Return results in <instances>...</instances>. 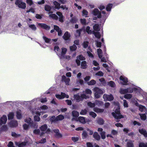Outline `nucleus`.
<instances>
[{"label":"nucleus","mask_w":147,"mask_h":147,"mask_svg":"<svg viewBox=\"0 0 147 147\" xmlns=\"http://www.w3.org/2000/svg\"><path fill=\"white\" fill-rule=\"evenodd\" d=\"M78 21V19L76 17H74L72 18L70 20V22L71 23H76Z\"/></svg>","instance_id":"60"},{"label":"nucleus","mask_w":147,"mask_h":147,"mask_svg":"<svg viewBox=\"0 0 147 147\" xmlns=\"http://www.w3.org/2000/svg\"><path fill=\"white\" fill-rule=\"evenodd\" d=\"M9 124L11 127H16L18 126V123L16 121H13L10 122Z\"/></svg>","instance_id":"30"},{"label":"nucleus","mask_w":147,"mask_h":147,"mask_svg":"<svg viewBox=\"0 0 147 147\" xmlns=\"http://www.w3.org/2000/svg\"><path fill=\"white\" fill-rule=\"evenodd\" d=\"M82 32L83 33H84L85 32V30L84 28H82L79 30H77L76 33V36H79L80 34Z\"/></svg>","instance_id":"21"},{"label":"nucleus","mask_w":147,"mask_h":147,"mask_svg":"<svg viewBox=\"0 0 147 147\" xmlns=\"http://www.w3.org/2000/svg\"><path fill=\"white\" fill-rule=\"evenodd\" d=\"M109 72L110 71V70L108 65L106 63H103L102 65Z\"/></svg>","instance_id":"64"},{"label":"nucleus","mask_w":147,"mask_h":147,"mask_svg":"<svg viewBox=\"0 0 147 147\" xmlns=\"http://www.w3.org/2000/svg\"><path fill=\"white\" fill-rule=\"evenodd\" d=\"M55 96L57 98L60 99H63L65 98H67L69 97L68 95L63 92H61V94H56Z\"/></svg>","instance_id":"12"},{"label":"nucleus","mask_w":147,"mask_h":147,"mask_svg":"<svg viewBox=\"0 0 147 147\" xmlns=\"http://www.w3.org/2000/svg\"><path fill=\"white\" fill-rule=\"evenodd\" d=\"M95 105H97L98 106H101L103 104V102L99 100H96L95 101Z\"/></svg>","instance_id":"45"},{"label":"nucleus","mask_w":147,"mask_h":147,"mask_svg":"<svg viewBox=\"0 0 147 147\" xmlns=\"http://www.w3.org/2000/svg\"><path fill=\"white\" fill-rule=\"evenodd\" d=\"M93 29L94 31H99L100 29V28L98 24H95L93 26Z\"/></svg>","instance_id":"27"},{"label":"nucleus","mask_w":147,"mask_h":147,"mask_svg":"<svg viewBox=\"0 0 147 147\" xmlns=\"http://www.w3.org/2000/svg\"><path fill=\"white\" fill-rule=\"evenodd\" d=\"M62 80L64 81L66 85H69L70 80L69 78H67L65 76H63L62 77Z\"/></svg>","instance_id":"20"},{"label":"nucleus","mask_w":147,"mask_h":147,"mask_svg":"<svg viewBox=\"0 0 147 147\" xmlns=\"http://www.w3.org/2000/svg\"><path fill=\"white\" fill-rule=\"evenodd\" d=\"M93 111L96 113H102L104 111L103 109H100L98 108L94 107V108Z\"/></svg>","instance_id":"33"},{"label":"nucleus","mask_w":147,"mask_h":147,"mask_svg":"<svg viewBox=\"0 0 147 147\" xmlns=\"http://www.w3.org/2000/svg\"><path fill=\"white\" fill-rule=\"evenodd\" d=\"M140 116L141 119L143 120H145L146 119V114H140Z\"/></svg>","instance_id":"52"},{"label":"nucleus","mask_w":147,"mask_h":147,"mask_svg":"<svg viewBox=\"0 0 147 147\" xmlns=\"http://www.w3.org/2000/svg\"><path fill=\"white\" fill-rule=\"evenodd\" d=\"M47 126L46 125H42L40 128L41 131L40 133V135L41 136L46 133H48L50 131V130L49 129H47Z\"/></svg>","instance_id":"8"},{"label":"nucleus","mask_w":147,"mask_h":147,"mask_svg":"<svg viewBox=\"0 0 147 147\" xmlns=\"http://www.w3.org/2000/svg\"><path fill=\"white\" fill-rule=\"evenodd\" d=\"M79 121L83 124H85L86 123L85 118L83 117H80L78 118V121Z\"/></svg>","instance_id":"24"},{"label":"nucleus","mask_w":147,"mask_h":147,"mask_svg":"<svg viewBox=\"0 0 147 147\" xmlns=\"http://www.w3.org/2000/svg\"><path fill=\"white\" fill-rule=\"evenodd\" d=\"M16 117L18 119H20L22 118V116L21 115V111L19 110L16 112Z\"/></svg>","instance_id":"35"},{"label":"nucleus","mask_w":147,"mask_h":147,"mask_svg":"<svg viewBox=\"0 0 147 147\" xmlns=\"http://www.w3.org/2000/svg\"><path fill=\"white\" fill-rule=\"evenodd\" d=\"M74 98L76 100L77 102H79L81 100H82L84 98H89V96H86L84 94H83L81 95L80 96H79L78 94L75 95H74Z\"/></svg>","instance_id":"5"},{"label":"nucleus","mask_w":147,"mask_h":147,"mask_svg":"<svg viewBox=\"0 0 147 147\" xmlns=\"http://www.w3.org/2000/svg\"><path fill=\"white\" fill-rule=\"evenodd\" d=\"M139 94L142 95L143 97V99L142 100V101L147 102V93L143 91V92H141V93H140Z\"/></svg>","instance_id":"17"},{"label":"nucleus","mask_w":147,"mask_h":147,"mask_svg":"<svg viewBox=\"0 0 147 147\" xmlns=\"http://www.w3.org/2000/svg\"><path fill=\"white\" fill-rule=\"evenodd\" d=\"M114 104H116V107H117V108L115 110V112L112 113V115L113 116L115 119H117L123 118V116L122 115H121L120 113V108L118 102H114Z\"/></svg>","instance_id":"2"},{"label":"nucleus","mask_w":147,"mask_h":147,"mask_svg":"<svg viewBox=\"0 0 147 147\" xmlns=\"http://www.w3.org/2000/svg\"><path fill=\"white\" fill-rule=\"evenodd\" d=\"M93 111L96 113H102L104 111L103 109H100L98 108L94 107V108Z\"/></svg>","instance_id":"32"},{"label":"nucleus","mask_w":147,"mask_h":147,"mask_svg":"<svg viewBox=\"0 0 147 147\" xmlns=\"http://www.w3.org/2000/svg\"><path fill=\"white\" fill-rule=\"evenodd\" d=\"M69 48L71 51H73L76 50L77 47L76 45H74L72 46H70Z\"/></svg>","instance_id":"55"},{"label":"nucleus","mask_w":147,"mask_h":147,"mask_svg":"<svg viewBox=\"0 0 147 147\" xmlns=\"http://www.w3.org/2000/svg\"><path fill=\"white\" fill-rule=\"evenodd\" d=\"M61 49V55L59 56L60 59H62L63 57H64V55L66 53L67 51V49L66 48H62Z\"/></svg>","instance_id":"19"},{"label":"nucleus","mask_w":147,"mask_h":147,"mask_svg":"<svg viewBox=\"0 0 147 147\" xmlns=\"http://www.w3.org/2000/svg\"><path fill=\"white\" fill-rule=\"evenodd\" d=\"M63 37L65 40H68L70 37V35L68 32H66L64 34Z\"/></svg>","instance_id":"26"},{"label":"nucleus","mask_w":147,"mask_h":147,"mask_svg":"<svg viewBox=\"0 0 147 147\" xmlns=\"http://www.w3.org/2000/svg\"><path fill=\"white\" fill-rule=\"evenodd\" d=\"M88 84L89 85H93L96 83V81L94 80H92L89 82H88Z\"/></svg>","instance_id":"46"},{"label":"nucleus","mask_w":147,"mask_h":147,"mask_svg":"<svg viewBox=\"0 0 147 147\" xmlns=\"http://www.w3.org/2000/svg\"><path fill=\"white\" fill-rule=\"evenodd\" d=\"M108 84L109 86L112 87H114L115 86V83L113 81H110L108 82Z\"/></svg>","instance_id":"44"},{"label":"nucleus","mask_w":147,"mask_h":147,"mask_svg":"<svg viewBox=\"0 0 147 147\" xmlns=\"http://www.w3.org/2000/svg\"><path fill=\"white\" fill-rule=\"evenodd\" d=\"M7 120V119L6 116L3 115L0 119V125L5 124Z\"/></svg>","instance_id":"15"},{"label":"nucleus","mask_w":147,"mask_h":147,"mask_svg":"<svg viewBox=\"0 0 147 147\" xmlns=\"http://www.w3.org/2000/svg\"><path fill=\"white\" fill-rule=\"evenodd\" d=\"M93 136L94 138L97 140H99L100 139V136L97 132H94L93 135Z\"/></svg>","instance_id":"29"},{"label":"nucleus","mask_w":147,"mask_h":147,"mask_svg":"<svg viewBox=\"0 0 147 147\" xmlns=\"http://www.w3.org/2000/svg\"><path fill=\"white\" fill-rule=\"evenodd\" d=\"M88 105L90 108H93L95 107V104L94 103L91 102H88L87 103Z\"/></svg>","instance_id":"54"},{"label":"nucleus","mask_w":147,"mask_h":147,"mask_svg":"<svg viewBox=\"0 0 147 147\" xmlns=\"http://www.w3.org/2000/svg\"><path fill=\"white\" fill-rule=\"evenodd\" d=\"M139 147H147V143H140L139 145Z\"/></svg>","instance_id":"62"},{"label":"nucleus","mask_w":147,"mask_h":147,"mask_svg":"<svg viewBox=\"0 0 147 147\" xmlns=\"http://www.w3.org/2000/svg\"><path fill=\"white\" fill-rule=\"evenodd\" d=\"M15 144L16 145H17L18 147H23L26 145V142H24L21 143H19L17 142H15Z\"/></svg>","instance_id":"25"},{"label":"nucleus","mask_w":147,"mask_h":147,"mask_svg":"<svg viewBox=\"0 0 147 147\" xmlns=\"http://www.w3.org/2000/svg\"><path fill=\"white\" fill-rule=\"evenodd\" d=\"M88 112V110L87 109H84L82 110L80 113V114L82 115H86Z\"/></svg>","instance_id":"43"},{"label":"nucleus","mask_w":147,"mask_h":147,"mask_svg":"<svg viewBox=\"0 0 147 147\" xmlns=\"http://www.w3.org/2000/svg\"><path fill=\"white\" fill-rule=\"evenodd\" d=\"M127 93H132L134 91L136 93L139 94L143 92V90L139 87H134L133 84L130 87L126 88Z\"/></svg>","instance_id":"3"},{"label":"nucleus","mask_w":147,"mask_h":147,"mask_svg":"<svg viewBox=\"0 0 147 147\" xmlns=\"http://www.w3.org/2000/svg\"><path fill=\"white\" fill-rule=\"evenodd\" d=\"M34 119L35 121L34 122L32 121L30 123L29 126L32 128H36L37 127L36 123V121L37 120V117L36 115H35L34 117Z\"/></svg>","instance_id":"14"},{"label":"nucleus","mask_w":147,"mask_h":147,"mask_svg":"<svg viewBox=\"0 0 147 147\" xmlns=\"http://www.w3.org/2000/svg\"><path fill=\"white\" fill-rule=\"evenodd\" d=\"M93 90L94 92L95 97L97 98H99L104 92L103 90L97 87L94 88Z\"/></svg>","instance_id":"4"},{"label":"nucleus","mask_w":147,"mask_h":147,"mask_svg":"<svg viewBox=\"0 0 147 147\" xmlns=\"http://www.w3.org/2000/svg\"><path fill=\"white\" fill-rule=\"evenodd\" d=\"M88 135L85 131H83L82 134V138L83 139H86Z\"/></svg>","instance_id":"47"},{"label":"nucleus","mask_w":147,"mask_h":147,"mask_svg":"<svg viewBox=\"0 0 147 147\" xmlns=\"http://www.w3.org/2000/svg\"><path fill=\"white\" fill-rule=\"evenodd\" d=\"M15 3L19 8L24 9L26 7V3L22 2L21 0H16Z\"/></svg>","instance_id":"7"},{"label":"nucleus","mask_w":147,"mask_h":147,"mask_svg":"<svg viewBox=\"0 0 147 147\" xmlns=\"http://www.w3.org/2000/svg\"><path fill=\"white\" fill-rule=\"evenodd\" d=\"M48 14H49V17L50 18L55 20H57L58 17L54 14H51V12H48Z\"/></svg>","instance_id":"31"},{"label":"nucleus","mask_w":147,"mask_h":147,"mask_svg":"<svg viewBox=\"0 0 147 147\" xmlns=\"http://www.w3.org/2000/svg\"><path fill=\"white\" fill-rule=\"evenodd\" d=\"M53 4L55 6V9H59L60 8V7L63 9H66V10H67L68 9L65 6L63 5H62L61 6V7H60V4L56 1H54L53 2Z\"/></svg>","instance_id":"13"},{"label":"nucleus","mask_w":147,"mask_h":147,"mask_svg":"<svg viewBox=\"0 0 147 147\" xmlns=\"http://www.w3.org/2000/svg\"><path fill=\"white\" fill-rule=\"evenodd\" d=\"M119 92L120 93L122 94H124L127 93L126 89H123L121 88L119 90Z\"/></svg>","instance_id":"49"},{"label":"nucleus","mask_w":147,"mask_h":147,"mask_svg":"<svg viewBox=\"0 0 147 147\" xmlns=\"http://www.w3.org/2000/svg\"><path fill=\"white\" fill-rule=\"evenodd\" d=\"M84 93H85L86 94L91 95L92 93V92L91 90L88 89L86 90L85 92H83Z\"/></svg>","instance_id":"50"},{"label":"nucleus","mask_w":147,"mask_h":147,"mask_svg":"<svg viewBox=\"0 0 147 147\" xmlns=\"http://www.w3.org/2000/svg\"><path fill=\"white\" fill-rule=\"evenodd\" d=\"M101 136V138L103 139H104L106 138L105 132L103 131L100 133Z\"/></svg>","instance_id":"58"},{"label":"nucleus","mask_w":147,"mask_h":147,"mask_svg":"<svg viewBox=\"0 0 147 147\" xmlns=\"http://www.w3.org/2000/svg\"><path fill=\"white\" fill-rule=\"evenodd\" d=\"M56 13L59 16V21L61 22H63V16L62 13L60 12H57Z\"/></svg>","instance_id":"28"},{"label":"nucleus","mask_w":147,"mask_h":147,"mask_svg":"<svg viewBox=\"0 0 147 147\" xmlns=\"http://www.w3.org/2000/svg\"><path fill=\"white\" fill-rule=\"evenodd\" d=\"M53 131L56 134V136L57 137L60 138L62 137L61 135L59 133V130L58 129H55Z\"/></svg>","instance_id":"37"},{"label":"nucleus","mask_w":147,"mask_h":147,"mask_svg":"<svg viewBox=\"0 0 147 147\" xmlns=\"http://www.w3.org/2000/svg\"><path fill=\"white\" fill-rule=\"evenodd\" d=\"M99 81L102 84V85L104 86L106 85V81L103 78H101L99 79Z\"/></svg>","instance_id":"57"},{"label":"nucleus","mask_w":147,"mask_h":147,"mask_svg":"<svg viewBox=\"0 0 147 147\" xmlns=\"http://www.w3.org/2000/svg\"><path fill=\"white\" fill-rule=\"evenodd\" d=\"M123 101V106L125 108H128V102L126 100L124 99Z\"/></svg>","instance_id":"48"},{"label":"nucleus","mask_w":147,"mask_h":147,"mask_svg":"<svg viewBox=\"0 0 147 147\" xmlns=\"http://www.w3.org/2000/svg\"><path fill=\"white\" fill-rule=\"evenodd\" d=\"M139 131L141 134L143 135L145 137H147V132L145 129H139Z\"/></svg>","instance_id":"23"},{"label":"nucleus","mask_w":147,"mask_h":147,"mask_svg":"<svg viewBox=\"0 0 147 147\" xmlns=\"http://www.w3.org/2000/svg\"><path fill=\"white\" fill-rule=\"evenodd\" d=\"M98 123L100 125H102L104 123V121L103 119L101 118H99L97 120Z\"/></svg>","instance_id":"41"},{"label":"nucleus","mask_w":147,"mask_h":147,"mask_svg":"<svg viewBox=\"0 0 147 147\" xmlns=\"http://www.w3.org/2000/svg\"><path fill=\"white\" fill-rule=\"evenodd\" d=\"M82 15L83 16H84L85 17H87V15H88V12L85 9H84L82 11Z\"/></svg>","instance_id":"42"},{"label":"nucleus","mask_w":147,"mask_h":147,"mask_svg":"<svg viewBox=\"0 0 147 147\" xmlns=\"http://www.w3.org/2000/svg\"><path fill=\"white\" fill-rule=\"evenodd\" d=\"M120 82L122 85H126L127 84L128 80L127 78L123 76H121L119 78Z\"/></svg>","instance_id":"11"},{"label":"nucleus","mask_w":147,"mask_h":147,"mask_svg":"<svg viewBox=\"0 0 147 147\" xmlns=\"http://www.w3.org/2000/svg\"><path fill=\"white\" fill-rule=\"evenodd\" d=\"M72 114L73 118L72 119V121H78V117L79 115L78 112L76 111H74L72 112Z\"/></svg>","instance_id":"9"},{"label":"nucleus","mask_w":147,"mask_h":147,"mask_svg":"<svg viewBox=\"0 0 147 147\" xmlns=\"http://www.w3.org/2000/svg\"><path fill=\"white\" fill-rule=\"evenodd\" d=\"M127 147H133V142L129 140L127 142Z\"/></svg>","instance_id":"51"},{"label":"nucleus","mask_w":147,"mask_h":147,"mask_svg":"<svg viewBox=\"0 0 147 147\" xmlns=\"http://www.w3.org/2000/svg\"><path fill=\"white\" fill-rule=\"evenodd\" d=\"M7 129V127L5 125H3L1 129V131H5Z\"/></svg>","instance_id":"63"},{"label":"nucleus","mask_w":147,"mask_h":147,"mask_svg":"<svg viewBox=\"0 0 147 147\" xmlns=\"http://www.w3.org/2000/svg\"><path fill=\"white\" fill-rule=\"evenodd\" d=\"M76 83L77 84H80L81 85H82L84 83V81L80 79L77 80Z\"/></svg>","instance_id":"61"},{"label":"nucleus","mask_w":147,"mask_h":147,"mask_svg":"<svg viewBox=\"0 0 147 147\" xmlns=\"http://www.w3.org/2000/svg\"><path fill=\"white\" fill-rule=\"evenodd\" d=\"M112 6V4H109L107 5L106 7V10L107 11H110L111 9Z\"/></svg>","instance_id":"59"},{"label":"nucleus","mask_w":147,"mask_h":147,"mask_svg":"<svg viewBox=\"0 0 147 147\" xmlns=\"http://www.w3.org/2000/svg\"><path fill=\"white\" fill-rule=\"evenodd\" d=\"M89 114L90 116L94 118H95L97 116L96 114L93 111L89 112Z\"/></svg>","instance_id":"53"},{"label":"nucleus","mask_w":147,"mask_h":147,"mask_svg":"<svg viewBox=\"0 0 147 147\" xmlns=\"http://www.w3.org/2000/svg\"><path fill=\"white\" fill-rule=\"evenodd\" d=\"M64 116L61 115H60L55 117L53 116L50 119V121L51 122H55L56 121L62 120L64 119Z\"/></svg>","instance_id":"6"},{"label":"nucleus","mask_w":147,"mask_h":147,"mask_svg":"<svg viewBox=\"0 0 147 147\" xmlns=\"http://www.w3.org/2000/svg\"><path fill=\"white\" fill-rule=\"evenodd\" d=\"M97 52L98 56L99 58L102 57V50L100 49H98L97 50Z\"/></svg>","instance_id":"34"},{"label":"nucleus","mask_w":147,"mask_h":147,"mask_svg":"<svg viewBox=\"0 0 147 147\" xmlns=\"http://www.w3.org/2000/svg\"><path fill=\"white\" fill-rule=\"evenodd\" d=\"M103 98L105 101H111L113 100L114 99L113 96L111 94L108 95L106 94H104Z\"/></svg>","instance_id":"10"},{"label":"nucleus","mask_w":147,"mask_h":147,"mask_svg":"<svg viewBox=\"0 0 147 147\" xmlns=\"http://www.w3.org/2000/svg\"><path fill=\"white\" fill-rule=\"evenodd\" d=\"M54 28L58 32V35L59 36L62 35V31L59 27L56 25H54Z\"/></svg>","instance_id":"18"},{"label":"nucleus","mask_w":147,"mask_h":147,"mask_svg":"<svg viewBox=\"0 0 147 147\" xmlns=\"http://www.w3.org/2000/svg\"><path fill=\"white\" fill-rule=\"evenodd\" d=\"M38 26L46 30H49L50 29V27L45 24L37 23V26Z\"/></svg>","instance_id":"16"},{"label":"nucleus","mask_w":147,"mask_h":147,"mask_svg":"<svg viewBox=\"0 0 147 147\" xmlns=\"http://www.w3.org/2000/svg\"><path fill=\"white\" fill-rule=\"evenodd\" d=\"M14 116V114L13 113H10L8 115V119H13Z\"/></svg>","instance_id":"56"},{"label":"nucleus","mask_w":147,"mask_h":147,"mask_svg":"<svg viewBox=\"0 0 147 147\" xmlns=\"http://www.w3.org/2000/svg\"><path fill=\"white\" fill-rule=\"evenodd\" d=\"M81 67L82 69H85L87 67L86 61H83L82 62L81 64Z\"/></svg>","instance_id":"40"},{"label":"nucleus","mask_w":147,"mask_h":147,"mask_svg":"<svg viewBox=\"0 0 147 147\" xmlns=\"http://www.w3.org/2000/svg\"><path fill=\"white\" fill-rule=\"evenodd\" d=\"M136 105L137 106H139V109L140 111L142 112L146 111V108L144 106L141 105H139L138 103H136Z\"/></svg>","instance_id":"22"},{"label":"nucleus","mask_w":147,"mask_h":147,"mask_svg":"<svg viewBox=\"0 0 147 147\" xmlns=\"http://www.w3.org/2000/svg\"><path fill=\"white\" fill-rule=\"evenodd\" d=\"M90 28L89 26H88L86 28V31L88 34H92L93 31L90 30Z\"/></svg>","instance_id":"39"},{"label":"nucleus","mask_w":147,"mask_h":147,"mask_svg":"<svg viewBox=\"0 0 147 147\" xmlns=\"http://www.w3.org/2000/svg\"><path fill=\"white\" fill-rule=\"evenodd\" d=\"M124 97L127 99H130L132 98V95L130 94H127L124 95Z\"/></svg>","instance_id":"38"},{"label":"nucleus","mask_w":147,"mask_h":147,"mask_svg":"<svg viewBox=\"0 0 147 147\" xmlns=\"http://www.w3.org/2000/svg\"><path fill=\"white\" fill-rule=\"evenodd\" d=\"M92 34H94L95 36L98 38H100L101 36V34L98 32H96L93 31Z\"/></svg>","instance_id":"36"},{"label":"nucleus","mask_w":147,"mask_h":147,"mask_svg":"<svg viewBox=\"0 0 147 147\" xmlns=\"http://www.w3.org/2000/svg\"><path fill=\"white\" fill-rule=\"evenodd\" d=\"M91 13L93 16H96L97 18H102L103 20L102 21L104 22H105L107 16V15L106 14L105 12L104 11H102V13L104 14L103 16H102L100 12L97 8H95L93 9L91 11Z\"/></svg>","instance_id":"1"}]
</instances>
